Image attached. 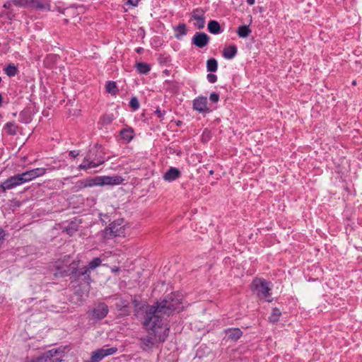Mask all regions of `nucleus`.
Returning <instances> with one entry per match:
<instances>
[{"instance_id": "obj_35", "label": "nucleus", "mask_w": 362, "mask_h": 362, "mask_svg": "<svg viewBox=\"0 0 362 362\" xmlns=\"http://www.w3.org/2000/svg\"><path fill=\"white\" fill-rule=\"evenodd\" d=\"M75 188H76V191H78L79 189L86 188V185H85L84 180H80V181L77 182L75 185Z\"/></svg>"}, {"instance_id": "obj_5", "label": "nucleus", "mask_w": 362, "mask_h": 362, "mask_svg": "<svg viewBox=\"0 0 362 362\" xmlns=\"http://www.w3.org/2000/svg\"><path fill=\"white\" fill-rule=\"evenodd\" d=\"M93 149H91L83 159V163L78 165V170H88L95 168L104 163L105 160L101 157H93Z\"/></svg>"}, {"instance_id": "obj_1", "label": "nucleus", "mask_w": 362, "mask_h": 362, "mask_svg": "<svg viewBox=\"0 0 362 362\" xmlns=\"http://www.w3.org/2000/svg\"><path fill=\"white\" fill-rule=\"evenodd\" d=\"M181 296H168V298L155 302L152 305L133 303L135 315L146 329L147 334L141 337L140 346L144 351L151 350L154 345L164 342L169 334V327L164 322L165 317L181 312L183 308Z\"/></svg>"}, {"instance_id": "obj_36", "label": "nucleus", "mask_w": 362, "mask_h": 362, "mask_svg": "<svg viewBox=\"0 0 362 362\" xmlns=\"http://www.w3.org/2000/svg\"><path fill=\"white\" fill-rule=\"evenodd\" d=\"M206 77L211 83H214L217 81V76L214 74H208Z\"/></svg>"}, {"instance_id": "obj_43", "label": "nucleus", "mask_w": 362, "mask_h": 362, "mask_svg": "<svg viewBox=\"0 0 362 362\" xmlns=\"http://www.w3.org/2000/svg\"><path fill=\"white\" fill-rule=\"evenodd\" d=\"M1 103H2V96L0 94V106L1 105Z\"/></svg>"}, {"instance_id": "obj_14", "label": "nucleus", "mask_w": 362, "mask_h": 362, "mask_svg": "<svg viewBox=\"0 0 362 362\" xmlns=\"http://www.w3.org/2000/svg\"><path fill=\"white\" fill-rule=\"evenodd\" d=\"M153 293L176 294L177 291H175V288L173 286L166 284L165 281H160L155 285L153 289Z\"/></svg>"}, {"instance_id": "obj_19", "label": "nucleus", "mask_w": 362, "mask_h": 362, "mask_svg": "<svg viewBox=\"0 0 362 362\" xmlns=\"http://www.w3.org/2000/svg\"><path fill=\"white\" fill-rule=\"evenodd\" d=\"M238 52L237 47L235 45H230L226 47L223 50V56L225 59H231L236 55Z\"/></svg>"}, {"instance_id": "obj_3", "label": "nucleus", "mask_w": 362, "mask_h": 362, "mask_svg": "<svg viewBox=\"0 0 362 362\" xmlns=\"http://www.w3.org/2000/svg\"><path fill=\"white\" fill-rule=\"evenodd\" d=\"M104 238L105 239H111L117 236H124L125 228L124 226V220L118 219L113 221L103 231Z\"/></svg>"}, {"instance_id": "obj_28", "label": "nucleus", "mask_w": 362, "mask_h": 362, "mask_svg": "<svg viewBox=\"0 0 362 362\" xmlns=\"http://www.w3.org/2000/svg\"><path fill=\"white\" fill-rule=\"evenodd\" d=\"M206 69L209 72H215L218 69V62L214 58H211L207 60Z\"/></svg>"}, {"instance_id": "obj_45", "label": "nucleus", "mask_w": 362, "mask_h": 362, "mask_svg": "<svg viewBox=\"0 0 362 362\" xmlns=\"http://www.w3.org/2000/svg\"><path fill=\"white\" fill-rule=\"evenodd\" d=\"M141 49V48H139V49H137V52H141V49Z\"/></svg>"}, {"instance_id": "obj_15", "label": "nucleus", "mask_w": 362, "mask_h": 362, "mask_svg": "<svg viewBox=\"0 0 362 362\" xmlns=\"http://www.w3.org/2000/svg\"><path fill=\"white\" fill-rule=\"evenodd\" d=\"M193 108L200 113L209 112L206 98L202 96L195 98L193 101Z\"/></svg>"}, {"instance_id": "obj_10", "label": "nucleus", "mask_w": 362, "mask_h": 362, "mask_svg": "<svg viewBox=\"0 0 362 362\" xmlns=\"http://www.w3.org/2000/svg\"><path fill=\"white\" fill-rule=\"evenodd\" d=\"M209 37L205 33H195L192 38V45L198 48L206 47L209 42Z\"/></svg>"}, {"instance_id": "obj_47", "label": "nucleus", "mask_w": 362, "mask_h": 362, "mask_svg": "<svg viewBox=\"0 0 362 362\" xmlns=\"http://www.w3.org/2000/svg\"><path fill=\"white\" fill-rule=\"evenodd\" d=\"M213 173H214L213 170L210 171V174H213Z\"/></svg>"}, {"instance_id": "obj_24", "label": "nucleus", "mask_w": 362, "mask_h": 362, "mask_svg": "<svg viewBox=\"0 0 362 362\" xmlns=\"http://www.w3.org/2000/svg\"><path fill=\"white\" fill-rule=\"evenodd\" d=\"M281 315V310L277 308H274L272 309V313L269 317V321L272 323H276L279 321Z\"/></svg>"}, {"instance_id": "obj_38", "label": "nucleus", "mask_w": 362, "mask_h": 362, "mask_svg": "<svg viewBox=\"0 0 362 362\" xmlns=\"http://www.w3.org/2000/svg\"><path fill=\"white\" fill-rule=\"evenodd\" d=\"M69 154L71 157L76 158L79 155V153L77 151H71Z\"/></svg>"}, {"instance_id": "obj_12", "label": "nucleus", "mask_w": 362, "mask_h": 362, "mask_svg": "<svg viewBox=\"0 0 362 362\" xmlns=\"http://www.w3.org/2000/svg\"><path fill=\"white\" fill-rule=\"evenodd\" d=\"M99 185H117L121 184L124 179L118 175L115 176H100L98 177Z\"/></svg>"}, {"instance_id": "obj_16", "label": "nucleus", "mask_w": 362, "mask_h": 362, "mask_svg": "<svg viewBox=\"0 0 362 362\" xmlns=\"http://www.w3.org/2000/svg\"><path fill=\"white\" fill-rule=\"evenodd\" d=\"M181 172L175 167H170L168 171L163 175V179L168 182H172L179 178Z\"/></svg>"}, {"instance_id": "obj_17", "label": "nucleus", "mask_w": 362, "mask_h": 362, "mask_svg": "<svg viewBox=\"0 0 362 362\" xmlns=\"http://www.w3.org/2000/svg\"><path fill=\"white\" fill-rule=\"evenodd\" d=\"M40 11H49L50 4L48 0H33L30 1V6Z\"/></svg>"}, {"instance_id": "obj_21", "label": "nucleus", "mask_w": 362, "mask_h": 362, "mask_svg": "<svg viewBox=\"0 0 362 362\" xmlns=\"http://www.w3.org/2000/svg\"><path fill=\"white\" fill-rule=\"evenodd\" d=\"M227 332L228 338L233 341L239 339L243 334L242 331L238 328L229 329Z\"/></svg>"}, {"instance_id": "obj_33", "label": "nucleus", "mask_w": 362, "mask_h": 362, "mask_svg": "<svg viewBox=\"0 0 362 362\" xmlns=\"http://www.w3.org/2000/svg\"><path fill=\"white\" fill-rule=\"evenodd\" d=\"M112 121V115H105L102 117V122L103 124H108Z\"/></svg>"}, {"instance_id": "obj_48", "label": "nucleus", "mask_w": 362, "mask_h": 362, "mask_svg": "<svg viewBox=\"0 0 362 362\" xmlns=\"http://www.w3.org/2000/svg\"><path fill=\"white\" fill-rule=\"evenodd\" d=\"M1 82V78L0 77V83Z\"/></svg>"}, {"instance_id": "obj_23", "label": "nucleus", "mask_w": 362, "mask_h": 362, "mask_svg": "<svg viewBox=\"0 0 362 362\" xmlns=\"http://www.w3.org/2000/svg\"><path fill=\"white\" fill-rule=\"evenodd\" d=\"M79 222L76 220L71 221L68 226L66 227L65 231L69 235H73L78 230Z\"/></svg>"}, {"instance_id": "obj_18", "label": "nucleus", "mask_w": 362, "mask_h": 362, "mask_svg": "<svg viewBox=\"0 0 362 362\" xmlns=\"http://www.w3.org/2000/svg\"><path fill=\"white\" fill-rule=\"evenodd\" d=\"M18 126L14 122H8L6 123L3 127V130L11 136H15L18 131Z\"/></svg>"}, {"instance_id": "obj_37", "label": "nucleus", "mask_w": 362, "mask_h": 362, "mask_svg": "<svg viewBox=\"0 0 362 362\" xmlns=\"http://www.w3.org/2000/svg\"><path fill=\"white\" fill-rule=\"evenodd\" d=\"M45 361L46 360H44L42 355H41L38 357L33 358L30 360H28L26 362H45Z\"/></svg>"}, {"instance_id": "obj_6", "label": "nucleus", "mask_w": 362, "mask_h": 362, "mask_svg": "<svg viewBox=\"0 0 362 362\" xmlns=\"http://www.w3.org/2000/svg\"><path fill=\"white\" fill-rule=\"evenodd\" d=\"M66 349V346H60L57 349H52L42 354L45 362H60L62 361L64 354Z\"/></svg>"}, {"instance_id": "obj_22", "label": "nucleus", "mask_w": 362, "mask_h": 362, "mask_svg": "<svg viewBox=\"0 0 362 362\" xmlns=\"http://www.w3.org/2000/svg\"><path fill=\"white\" fill-rule=\"evenodd\" d=\"M251 33L252 30L250 29L249 26L245 25L239 26L237 30V34L240 37H247L250 35Z\"/></svg>"}, {"instance_id": "obj_20", "label": "nucleus", "mask_w": 362, "mask_h": 362, "mask_svg": "<svg viewBox=\"0 0 362 362\" xmlns=\"http://www.w3.org/2000/svg\"><path fill=\"white\" fill-rule=\"evenodd\" d=\"M208 30L209 33L217 35L222 32L219 23L216 21L211 20L208 23Z\"/></svg>"}, {"instance_id": "obj_40", "label": "nucleus", "mask_w": 362, "mask_h": 362, "mask_svg": "<svg viewBox=\"0 0 362 362\" xmlns=\"http://www.w3.org/2000/svg\"><path fill=\"white\" fill-rule=\"evenodd\" d=\"M128 2L132 5L136 6L134 2L137 3V0H129Z\"/></svg>"}, {"instance_id": "obj_9", "label": "nucleus", "mask_w": 362, "mask_h": 362, "mask_svg": "<svg viewBox=\"0 0 362 362\" xmlns=\"http://www.w3.org/2000/svg\"><path fill=\"white\" fill-rule=\"evenodd\" d=\"M108 313V307L105 303H99L91 311V318L94 320H100L105 317Z\"/></svg>"}, {"instance_id": "obj_27", "label": "nucleus", "mask_w": 362, "mask_h": 362, "mask_svg": "<svg viewBox=\"0 0 362 362\" xmlns=\"http://www.w3.org/2000/svg\"><path fill=\"white\" fill-rule=\"evenodd\" d=\"M123 139L130 141L134 138V132L132 128L124 129L120 131Z\"/></svg>"}, {"instance_id": "obj_2", "label": "nucleus", "mask_w": 362, "mask_h": 362, "mask_svg": "<svg viewBox=\"0 0 362 362\" xmlns=\"http://www.w3.org/2000/svg\"><path fill=\"white\" fill-rule=\"evenodd\" d=\"M102 259L100 257H95L89 262L87 267H78V263L73 262L69 264H64V262L57 261L54 263L53 267V275L54 276H71V278L82 280L89 285L91 281V271L96 269L102 264Z\"/></svg>"}, {"instance_id": "obj_30", "label": "nucleus", "mask_w": 362, "mask_h": 362, "mask_svg": "<svg viewBox=\"0 0 362 362\" xmlns=\"http://www.w3.org/2000/svg\"><path fill=\"white\" fill-rule=\"evenodd\" d=\"M107 92L115 95L117 90L116 83L114 81H108L106 84Z\"/></svg>"}, {"instance_id": "obj_34", "label": "nucleus", "mask_w": 362, "mask_h": 362, "mask_svg": "<svg viewBox=\"0 0 362 362\" xmlns=\"http://www.w3.org/2000/svg\"><path fill=\"white\" fill-rule=\"evenodd\" d=\"M209 99L213 103H217L219 100V95L216 93H211L209 96Z\"/></svg>"}, {"instance_id": "obj_8", "label": "nucleus", "mask_w": 362, "mask_h": 362, "mask_svg": "<svg viewBox=\"0 0 362 362\" xmlns=\"http://www.w3.org/2000/svg\"><path fill=\"white\" fill-rule=\"evenodd\" d=\"M46 169L43 168H37L25 171L21 174H18L21 184L30 182L35 178L45 175Z\"/></svg>"}, {"instance_id": "obj_29", "label": "nucleus", "mask_w": 362, "mask_h": 362, "mask_svg": "<svg viewBox=\"0 0 362 362\" xmlns=\"http://www.w3.org/2000/svg\"><path fill=\"white\" fill-rule=\"evenodd\" d=\"M4 71L7 76L11 77L17 74L18 69L16 66L10 64L5 68Z\"/></svg>"}, {"instance_id": "obj_26", "label": "nucleus", "mask_w": 362, "mask_h": 362, "mask_svg": "<svg viewBox=\"0 0 362 362\" xmlns=\"http://www.w3.org/2000/svg\"><path fill=\"white\" fill-rule=\"evenodd\" d=\"M175 31L176 32V33L175 34V37L177 39H180L182 36L186 35L187 33V28L185 24H179L175 28Z\"/></svg>"}, {"instance_id": "obj_11", "label": "nucleus", "mask_w": 362, "mask_h": 362, "mask_svg": "<svg viewBox=\"0 0 362 362\" xmlns=\"http://www.w3.org/2000/svg\"><path fill=\"white\" fill-rule=\"evenodd\" d=\"M191 18L196 21V23H194V25L197 29L201 30L204 28L205 19L204 11L202 9L197 8L193 10L191 13Z\"/></svg>"}, {"instance_id": "obj_39", "label": "nucleus", "mask_w": 362, "mask_h": 362, "mask_svg": "<svg viewBox=\"0 0 362 362\" xmlns=\"http://www.w3.org/2000/svg\"><path fill=\"white\" fill-rule=\"evenodd\" d=\"M155 114L160 118L162 117L164 115V113L162 112L160 110H156Z\"/></svg>"}, {"instance_id": "obj_32", "label": "nucleus", "mask_w": 362, "mask_h": 362, "mask_svg": "<svg viewBox=\"0 0 362 362\" xmlns=\"http://www.w3.org/2000/svg\"><path fill=\"white\" fill-rule=\"evenodd\" d=\"M86 187H93L95 185H99V181L98 180V177L95 179H87L84 180Z\"/></svg>"}, {"instance_id": "obj_46", "label": "nucleus", "mask_w": 362, "mask_h": 362, "mask_svg": "<svg viewBox=\"0 0 362 362\" xmlns=\"http://www.w3.org/2000/svg\"><path fill=\"white\" fill-rule=\"evenodd\" d=\"M141 49V48H139V49H137V52H141V49Z\"/></svg>"}, {"instance_id": "obj_4", "label": "nucleus", "mask_w": 362, "mask_h": 362, "mask_svg": "<svg viewBox=\"0 0 362 362\" xmlns=\"http://www.w3.org/2000/svg\"><path fill=\"white\" fill-rule=\"evenodd\" d=\"M273 284L262 278H255L252 283V291L256 294H269Z\"/></svg>"}, {"instance_id": "obj_7", "label": "nucleus", "mask_w": 362, "mask_h": 362, "mask_svg": "<svg viewBox=\"0 0 362 362\" xmlns=\"http://www.w3.org/2000/svg\"><path fill=\"white\" fill-rule=\"evenodd\" d=\"M117 351V348L111 347L108 349H98L92 352L91 356L89 360L85 361L84 362H100L105 356L112 355Z\"/></svg>"}, {"instance_id": "obj_44", "label": "nucleus", "mask_w": 362, "mask_h": 362, "mask_svg": "<svg viewBox=\"0 0 362 362\" xmlns=\"http://www.w3.org/2000/svg\"><path fill=\"white\" fill-rule=\"evenodd\" d=\"M352 84H353V85H356V81H354L352 82Z\"/></svg>"}, {"instance_id": "obj_41", "label": "nucleus", "mask_w": 362, "mask_h": 362, "mask_svg": "<svg viewBox=\"0 0 362 362\" xmlns=\"http://www.w3.org/2000/svg\"><path fill=\"white\" fill-rule=\"evenodd\" d=\"M247 3L249 5H253L255 4V0H247Z\"/></svg>"}, {"instance_id": "obj_25", "label": "nucleus", "mask_w": 362, "mask_h": 362, "mask_svg": "<svg viewBox=\"0 0 362 362\" xmlns=\"http://www.w3.org/2000/svg\"><path fill=\"white\" fill-rule=\"evenodd\" d=\"M136 68L139 74H146L151 69L149 64L144 62H138L136 64Z\"/></svg>"}, {"instance_id": "obj_13", "label": "nucleus", "mask_w": 362, "mask_h": 362, "mask_svg": "<svg viewBox=\"0 0 362 362\" xmlns=\"http://www.w3.org/2000/svg\"><path fill=\"white\" fill-rule=\"evenodd\" d=\"M22 185L18 175L11 176L1 183L0 187L4 192L6 190L11 189L17 186Z\"/></svg>"}, {"instance_id": "obj_31", "label": "nucleus", "mask_w": 362, "mask_h": 362, "mask_svg": "<svg viewBox=\"0 0 362 362\" xmlns=\"http://www.w3.org/2000/svg\"><path fill=\"white\" fill-rule=\"evenodd\" d=\"M129 105L133 110H136L139 108V102L136 97H132L129 101Z\"/></svg>"}, {"instance_id": "obj_42", "label": "nucleus", "mask_w": 362, "mask_h": 362, "mask_svg": "<svg viewBox=\"0 0 362 362\" xmlns=\"http://www.w3.org/2000/svg\"><path fill=\"white\" fill-rule=\"evenodd\" d=\"M80 296H78V295L73 296V297H76L77 300H81V299H80V298H79Z\"/></svg>"}]
</instances>
